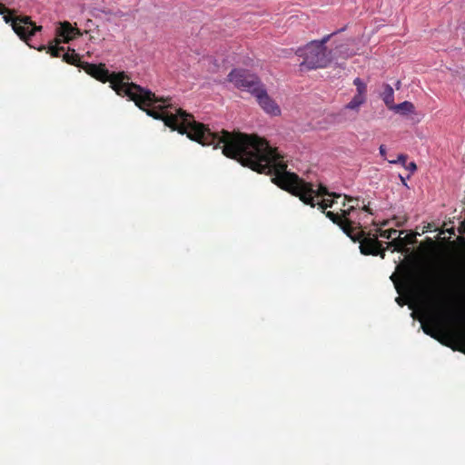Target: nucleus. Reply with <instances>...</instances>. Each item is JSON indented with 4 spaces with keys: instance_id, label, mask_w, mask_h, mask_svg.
<instances>
[{
    "instance_id": "12",
    "label": "nucleus",
    "mask_w": 465,
    "mask_h": 465,
    "mask_svg": "<svg viewBox=\"0 0 465 465\" xmlns=\"http://www.w3.org/2000/svg\"><path fill=\"white\" fill-rule=\"evenodd\" d=\"M262 86L263 85L259 78L255 74H250L249 72L244 81L242 82V85H240L239 89L248 91L252 95H254Z\"/></svg>"
},
{
    "instance_id": "10",
    "label": "nucleus",
    "mask_w": 465,
    "mask_h": 465,
    "mask_svg": "<svg viewBox=\"0 0 465 465\" xmlns=\"http://www.w3.org/2000/svg\"><path fill=\"white\" fill-rule=\"evenodd\" d=\"M259 105L268 114L277 115L281 110L273 100L268 95L263 86L254 94Z\"/></svg>"
},
{
    "instance_id": "11",
    "label": "nucleus",
    "mask_w": 465,
    "mask_h": 465,
    "mask_svg": "<svg viewBox=\"0 0 465 465\" xmlns=\"http://www.w3.org/2000/svg\"><path fill=\"white\" fill-rule=\"evenodd\" d=\"M74 35H80V31L78 28L73 27L72 25L64 21L60 24V26L56 29V37L61 39L62 42L67 44L69 41L74 38Z\"/></svg>"
},
{
    "instance_id": "27",
    "label": "nucleus",
    "mask_w": 465,
    "mask_h": 465,
    "mask_svg": "<svg viewBox=\"0 0 465 465\" xmlns=\"http://www.w3.org/2000/svg\"><path fill=\"white\" fill-rule=\"evenodd\" d=\"M451 318L458 319V320H462V317L460 315H451Z\"/></svg>"
},
{
    "instance_id": "19",
    "label": "nucleus",
    "mask_w": 465,
    "mask_h": 465,
    "mask_svg": "<svg viewBox=\"0 0 465 465\" xmlns=\"http://www.w3.org/2000/svg\"><path fill=\"white\" fill-rule=\"evenodd\" d=\"M344 27L343 28H341L340 30H337V31H334L333 33L330 34V35H327L325 36H323L322 39L320 40H312V42H316L315 45H317L319 47L322 48L324 51L326 52H331L330 50H328L327 46H326V43L333 36L335 35L336 34L340 33V32H342L344 31Z\"/></svg>"
},
{
    "instance_id": "7",
    "label": "nucleus",
    "mask_w": 465,
    "mask_h": 465,
    "mask_svg": "<svg viewBox=\"0 0 465 465\" xmlns=\"http://www.w3.org/2000/svg\"><path fill=\"white\" fill-rule=\"evenodd\" d=\"M15 10L9 9L0 3V15H3L4 21L6 24H10L13 30L20 37L21 40L25 41L28 45V41L31 36L35 35L36 32L42 30L41 25H36L30 16L23 15L17 16L15 15Z\"/></svg>"
},
{
    "instance_id": "5",
    "label": "nucleus",
    "mask_w": 465,
    "mask_h": 465,
    "mask_svg": "<svg viewBox=\"0 0 465 465\" xmlns=\"http://www.w3.org/2000/svg\"><path fill=\"white\" fill-rule=\"evenodd\" d=\"M205 145H271L260 140V137L242 132L212 131L205 124Z\"/></svg>"
},
{
    "instance_id": "31",
    "label": "nucleus",
    "mask_w": 465,
    "mask_h": 465,
    "mask_svg": "<svg viewBox=\"0 0 465 465\" xmlns=\"http://www.w3.org/2000/svg\"><path fill=\"white\" fill-rule=\"evenodd\" d=\"M396 301H397L399 303L402 304V303L401 302V296H398V297H397V299H396Z\"/></svg>"
},
{
    "instance_id": "24",
    "label": "nucleus",
    "mask_w": 465,
    "mask_h": 465,
    "mask_svg": "<svg viewBox=\"0 0 465 465\" xmlns=\"http://www.w3.org/2000/svg\"><path fill=\"white\" fill-rule=\"evenodd\" d=\"M407 170H409L411 173H413L416 170V163L414 162H407L406 165H403Z\"/></svg>"
},
{
    "instance_id": "20",
    "label": "nucleus",
    "mask_w": 465,
    "mask_h": 465,
    "mask_svg": "<svg viewBox=\"0 0 465 465\" xmlns=\"http://www.w3.org/2000/svg\"><path fill=\"white\" fill-rule=\"evenodd\" d=\"M353 84L356 86L357 94L366 96L367 84L360 77L353 80Z\"/></svg>"
},
{
    "instance_id": "34",
    "label": "nucleus",
    "mask_w": 465,
    "mask_h": 465,
    "mask_svg": "<svg viewBox=\"0 0 465 465\" xmlns=\"http://www.w3.org/2000/svg\"><path fill=\"white\" fill-rule=\"evenodd\" d=\"M463 224L465 225V222L463 223Z\"/></svg>"
},
{
    "instance_id": "30",
    "label": "nucleus",
    "mask_w": 465,
    "mask_h": 465,
    "mask_svg": "<svg viewBox=\"0 0 465 465\" xmlns=\"http://www.w3.org/2000/svg\"><path fill=\"white\" fill-rule=\"evenodd\" d=\"M205 60H208L209 63H211L213 61V57L212 56H210V57L209 56L208 57L205 56Z\"/></svg>"
},
{
    "instance_id": "4",
    "label": "nucleus",
    "mask_w": 465,
    "mask_h": 465,
    "mask_svg": "<svg viewBox=\"0 0 465 465\" xmlns=\"http://www.w3.org/2000/svg\"><path fill=\"white\" fill-rule=\"evenodd\" d=\"M397 273H392L390 277L391 281L394 282V287L398 293L401 294L403 291L410 293L420 292L423 289L422 282L420 281V266L415 261H408L398 265Z\"/></svg>"
},
{
    "instance_id": "3",
    "label": "nucleus",
    "mask_w": 465,
    "mask_h": 465,
    "mask_svg": "<svg viewBox=\"0 0 465 465\" xmlns=\"http://www.w3.org/2000/svg\"><path fill=\"white\" fill-rule=\"evenodd\" d=\"M354 208L351 206L348 210H341V213L329 211L327 217L337 224L354 242L360 243V252L363 255H380L381 259L385 257V249L376 236H366L360 223L352 222L350 219V212Z\"/></svg>"
},
{
    "instance_id": "28",
    "label": "nucleus",
    "mask_w": 465,
    "mask_h": 465,
    "mask_svg": "<svg viewBox=\"0 0 465 465\" xmlns=\"http://www.w3.org/2000/svg\"><path fill=\"white\" fill-rule=\"evenodd\" d=\"M395 87H396V89H400L401 88V81H397V83L395 84Z\"/></svg>"
},
{
    "instance_id": "1",
    "label": "nucleus",
    "mask_w": 465,
    "mask_h": 465,
    "mask_svg": "<svg viewBox=\"0 0 465 465\" xmlns=\"http://www.w3.org/2000/svg\"><path fill=\"white\" fill-rule=\"evenodd\" d=\"M82 68L92 77L110 86L120 96H127L147 115L162 120L173 131L186 134L192 141L203 145V124L195 122L193 116L170 104V97H158L152 91L131 82L125 72L111 73L104 64L84 62Z\"/></svg>"
},
{
    "instance_id": "9",
    "label": "nucleus",
    "mask_w": 465,
    "mask_h": 465,
    "mask_svg": "<svg viewBox=\"0 0 465 465\" xmlns=\"http://www.w3.org/2000/svg\"><path fill=\"white\" fill-rule=\"evenodd\" d=\"M62 43L61 39L54 38L52 42L49 43L48 46L40 45L37 50L43 51L46 50L48 54H51L52 57H61L63 61L75 66H79L82 68V64L84 62H81L79 54H77L74 49L68 48L65 52L64 46H59Z\"/></svg>"
},
{
    "instance_id": "2",
    "label": "nucleus",
    "mask_w": 465,
    "mask_h": 465,
    "mask_svg": "<svg viewBox=\"0 0 465 465\" xmlns=\"http://www.w3.org/2000/svg\"><path fill=\"white\" fill-rule=\"evenodd\" d=\"M224 156L241 163L261 173H273L272 182L281 189L299 197L304 203L314 207L316 204L325 214L334 200L322 199L315 202V197L330 195L326 187L319 185L317 191L312 184L306 183L294 173L286 171V162L278 153V147H220Z\"/></svg>"
},
{
    "instance_id": "33",
    "label": "nucleus",
    "mask_w": 465,
    "mask_h": 465,
    "mask_svg": "<svg viewBox=\"0 0 465 465\" xmlns=\"http://www.w3.org/2000/svg\"><path fill=\"white\" fill-rule=\"evenodd\" d=\"M333 197H341V195L332 194Z\"/></svg>"
},
{
    "instance_id": "22",
    "label": "nucleus",
    "mask_w": 465,
    "mask_h": 465,
    "mask_svg": "<svg viewBox=\"0 0 465 465\" xmlns=\"http://www.w3.org/2000/svg\"><path fill=\"white\" fill-rule=\"evenodd\" d=\"M408 157L405 154H400L397 160H387L390 163H398L399 164L406 165Z\"/></svg>"
},
{
    "instance_id": "16",
    "label": "nucleus",
    "mask_w": 465,
    "mask_h": 465,
    "mask_svg": "<svg viewBox=\"0 0 465 465\" xmlns=\"http://www.w3.org/2000/svg\"><path fill=\"white\" fill-rule=\"evenodd\" d=\"M391 110L394 111L396 114H400L401 115H408L409 114H411L414 112L415 107L411 102L404 101L398 104H395Z\"/></svg>"
},
{
    "instance_id": "23",
    "label": "nucleus",
    "mask_w": 465,
    "mask_h": 465,
    "mask_svg": "<svg viewBox=\"0 0 465 465\" xmlns=\"http://www.w3.org/2000/svg\"><path fill=\"white\" fill-rule=\"evenodd\" d=\"M345 199H347L349 202H353L352 204H351L346 210L350 209L351 206H354V208L350 212V214L351 213V212H353L356 208L359 207V204H358V198H348L347 196H344Z\"/></svg>"
},
{
    "instance_id": "13",
    "label": "nucleus",
    "mask_w": 465,
    "mask_h": 465,
    "mask_svg": "<svg viewBox=\"0 0 465 465\" xmlns=\"http://www.w3.org/2000/svg\"><path fill=\"white\" fill-rule=\"evenodd\" d=\"M248 73H249L248 70L242 69V68H235V69H232L229 73L227 79L229 82L232 83L235 87H237L239 89L240 85H242V82L244 81Z\"/></svg>"
},
{
    "instance_id": "17",
    "label": "nucleus",
    "mask_w": 465,
    "mask_h": 465,
    "mask_svg": "<svg viewBox=\"0 0 465 465\" xmlns=\"http://www.w3.org/2000/svg\"><path fill=\"white\" fill-rule=\"evenodd\" d=\"M366 102V96L355 94L351 100L345 105V109L359 111L361 105Z\"/></svg>"
},
{
    "instance_id": "26",
    "label": "nucleus",
    "mask_w": 465,
    "mask_h": 465,
    "mask_svg": "<svg viewBox=\"0 0 465 465\" xmlns=\"http://www.w3.org/2000/svg\"><path fill=\"white\" fill-rule=\"evenodd\" d=\"M362 209H363L365 212H368V213H371V208H370V206H369V205H364V206L362 207Z\"/></svg>"
},
{
    "instance_id": "6",
    "label": "nucleus",
    "mask_w": 465,
    "mask_h": 465,
    "mask_svg": "<svg viewBox=\"0 0 465 465\" xmlns=\"http://www.w3.org/2000/svg\"><path fill=\"white\" fill-rule=\"evenodd\" d=\"M315 43L311 41L296 50L295 54L302 58V62L300 64L301 71L326 68L331 63V52L324 51Z\"/></svg>"
},
{
    "instance_id": "8",
    "label": "nucleus",
    "mask_w": 465,
    "mask_h": 465,
    "mask_svg": "<svg viewBox=\"0 0 465 465\" xmlns=\"http://www.w3.org/2000/svg\"><path fill=\"white\" fill-rule=\"evenodd\" d=\"M422 331L430 336L439 340L441 343L448 345L445 340L453 337L458 343V351L465 354V331H455L454 332H446L443 323L439 317L430 316L429 321L421 323Z\"/></svg>"
},
{
    "instance_id": "15",
    "label": "nucleus",
    "mask_w": 465,
    "mask_h": 465,
    "mask_svg": "<svg viewBox=\"0 0 465 465\" xmlns=\"http://www.w3.org/2000/svg\"><path fill=\"white\" fill-rule=\"evenodd\" d=\"M420 281L422 282L423 289L420 292H415L414 293H422V294H426V295H430L434 299H437V301H440V303H442V302H443L442 296H440L439 292H436V291H439V288H432V285L426 284L421 273H420ZM445 301L446 300L444 298V304L446 303Z\"/></svg>"
},
{
    "instance_id": "21",
    "label": "nucleus",
    "mask_w": 465,
    "mask_h": 465,
    "mask_svg": "<svg viewBox=\"0 0 465 465\" xmlns=\"http://www.w3.org/2000/svg\"><path fill=\"white\" fill-rule=\"evenodd\" d=\"M380 236L385 239H391L394 235L399 233V231L397 229H379Z\"/></svg>"
},
{
    "instance_id": "29",
    "label": "nucleus",
    "mask_w": 465,
    "mask_h": 465,
    "mask_svg": "<svg viewBox=\"0 0 465 465\" xmlns=\"http://www.w3.org/2000/svg\"><path fill=\"white\" fill-rule=\"evenodd\" d=\"M400 177H401V180L402 183H403L404 185H407V183H406V182H405V178H404L402 175H400Z\"/></svg>"
},
{
    "instance_id": "25",
    "label": "nucleus",
    "mask_w": 465,
    "mask_h": 465,
    "mask_svg": "<svg viewBox=\"0 0 465 465\" xmlns=\"http://www.w3.org/2000/svg\"><path fill=\"white\" fill-rule=\"evenodd\" d=\"M379 148H380L381 155L383 156L386 159V157H385V152H386L385 147H379Z\"/></svg>"
},
{
    "instance_id": "14",
    "label": "nucleus",
    "mask_w": 465,
    "mask_h": 465,
    "mask_svg": "<svg viewBox=\"0 0 465 465\" xmlns=\"http://www.w3.org/2000/svg\"><path fill=\"white\" fill-rule=\"evenodd\" d=\"M383 91L381 93V97L384 102L387 108L390 110L393 107L394 104V91L389 84H382Z\"/></svg>"
},
{
    "instance_id": "18",
    "label": "nucleus",
    "mask_w": 465,
    "mask_h": 465,
    "mask_svg": "<svg viewBox=\"0 0 465 465\" xmlns=\"http://www.w3.org/2000/svg\"><path fill=\"white\" fill-rule=\"evenodd\" d=\"M412 236H405L404 238L401 237L400 235L397 238H394L391 240V242H388V245L394 246V250L396 251H401L402 248L411 242Z\"/></svg>"
},
{
    "instance_id": "32",
    "label": "nucleus",
    "mask_w": 465,
    "mask_h": 465,
    "mask_svg": "<svg viewBox=\"0 0 465 465\" xmlns=\"http://www.w3.org/2000/svg\"><path fill=\"white\" fill-rule=\"evenodd\" d=\"M217 68H218V64H214V68L213 70L215 71Z\"/></svg>"
}]
</instances>
